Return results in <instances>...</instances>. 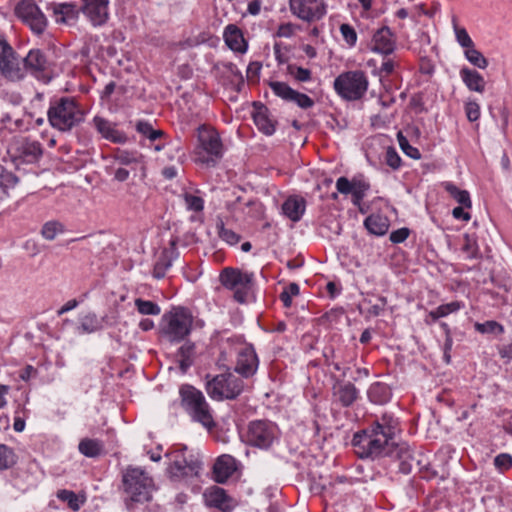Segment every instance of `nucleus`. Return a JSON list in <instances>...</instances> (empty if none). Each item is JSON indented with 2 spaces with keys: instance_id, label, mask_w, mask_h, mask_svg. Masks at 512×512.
Instances as JSON below:
<instances>
[{
  "instance_id": "f257e3e1",
  "label": "nucleus",
  "mask_w": 512,
  "mask_h": 512,
  "mask_svg": "<svg viewBox=\"0 0 512 512\" xmlns=\"http://www.w3.org/2000/svg\"><path fill=\"white\" fill-rule=\"evenodd\" d=\"M47 119L52 128L70 132L84 122L85 111L75 97H54L50 100Z\"/></svg>"
},
{
  "instance_id": "f03ea898",
  "label": "nucleus",
  "mask_w": 512,
  "mask_h": 512,
  "mask_svg": "<svg viewBox=\"0 0 512 512\" xmlns=\"http://www.w3.org/2000/svg\"><path fill=\"white\" fill-rule=\"evenodd\" d=\"M352 445L355 448L356 455L361 459L391 458L392 450L395 447L393 441L371 427L355 433Z\"/></svg>"
},
{
  "instance_id": "7ed1b4c3",
  "label": "nucleus",
  "mask_w": 512,
  "mask_h": 512,
  "mask_svg": "<svg viewBox=\"0 0 512 512\" xmlns=\"http://www.w3.org/2000/svg\"><path fill=\"white\" fill-rule=\"evenodd\" d=\"M180 405L195 422L202 424L208 430L215 427L212 411L204 394L190 384L179 388Z\"/></svg>"
},
{
  "instance_id": "20e7f679",
  "label": "nucleus",
  "mask_w": 512,
  "mask_h": 512,
  "mask_svg": "<svg viewBox=\"0 0 512 512\" xmlns=\"http://www.w3.org/2000/svg\"><path fill=\"white\" fill-rule=\"evenodd\" d=\"M198 145L195 148L196 162L215 167L223 157V144L219 133L206 125L198 128Z\"/></svg>"
},
{
  "instance_id": "39448f33",
  "label": "nucleus",
  "mask_w": 512,
  "mask_h": 512,
  "mask_svg": "<svg viewBox=\"0 0 512 512\" xmlns=\"http://www.w3.org/2000/svg\"><path fill=\"white\" fill-rule=\"evenodd\" d=\"M123 488L127 494L126 505L144 503L151 499L152 479L139 468H129L123 475Z\"/></svg>"
},
{
  "instance_id": "423d86ee",
  "label": "nucleus",
  "mask_w": 512,
  "mask_h": 512,
  "mask_svg": "<svg viewBox=\"0 0 512 512\" xmlns=\"http://www.w3.org/2000/svg\"><path fill=\"white\" fill-rule=\"evenodd\" d=\"M170 459L168 473L172 480L179 481L186 477L197 476L201 468V462L197 455L188 451L187 446L180 445L166 453Z\"/></svg>"
},
{
  "instance_id": "0eeeda50",
  "label": "nucleus",
  "mask_w": 512,
  "mask_h": 512,
  "mask_svg": "<svg viewBox=\"0 0 512 512\" xmlns=\"http://www.w3.org/2000/svg\"><path fill=\"white\" fill-rule=\"evenodd\" d=\"M368 78L362 70L346 71L334 80V90L344 100L361 99L368 89Z\"/></svg>"
},
{
  "instance_id": "6e6552de",
  "label": "nucleus",
  "mask_w": 512,
  "mask_h": 512,
  "mask_svg": "<svg viewBox=\"0 0 512 512\" xmlns=\"http://www.w3.org/2000/svg\"><path fill=\"white\" fill-rule=\"evenodd\" d=\"M244 382L232 373L216 375L207 381L206 391L214 400L236 399L243 391Z\"/></svg>"
},
{
  "instance_id": "1a4fd4ad",
  "label": "nucleus",
  "mask_w": 512,
  "mask_h": 512,
  "mask_svg": "<svg viewBox=\"0 0 512 512\" xmlns=\"http://www.w3.org/2000/svg\"><path fill=\"white\" fill-rule=\"evenodd\" d=\"M221 284L234 291L233 298L240 304L247 302V297L253 287V273H243L239 269L227 267L219 276Z\"/></svg>"
},
{
  "instance_id": "9d476101",
  "label": "nucleus",
  "mask_w": 512,
  "mask_h": 512,
  "mask_svg": "<svg viewBox=\"0 0 512 512\" xmlns=\"http://www.w3.org/2000/svg\"><path fill=\"white\" fill-rule=\"evenodd\" d=\"M166 325L163 334L171 342H180L191 332L193 318L189 311L183 307H177L163 316Z\"/></svg>"
},
{
  "instance_id": "9b49d317",
  "label": "nucleus",
  "mask_w": 512,
  "mask_h": 512,
  "mask_svg": "<svg viewBox=\"0 0 512 512\" xmlns=\"http://www.w3.org/2000/svg\"><path fill=\"white\" fill-rule=\"evenodd\" d=\"M15 15L37 35L44 33L48 19L35 0H21L15 7Z\"/></svg>"
},
{
  "instance_id": "f8f14e48",
  "label": "nucleus",
  "mask_w": 512,
  "mask_h": 512,
  "mask_svg": "<svg viewBox=\"0 0 512 512\" xmlns=\"http://www.w3.org/2000/svg\"><path fill=\"white\" fill-rule=\"evenodd\" d=\"M277 426L268 420L250 422L247 432V442L261 449H268L276 439Z\"/></svg>"
},
{
  "instance_id": "ddd939ff",
  "label": "nucleus",
  "mask_w": 512,
  "mask_h": 512,
  "mask_svg": "<svg viewBox=\"0 0 512 512\" xmlns=\"http://www.w3.org/2000/svg\"><path fill=\"white\" fill-rule=\"evenodd\" d=\"M0 74L11 81L24 78V70L20 66L16 52L2 35H0Z\"/></svg>"
},
{
  "instance_id": "4468645a",
  "label": "nucleus",
  "mask_w": 512,
  "mask_h": 512,
  "mask_svg": "<svg viewBox=\"0 0 512 512\" xmlns=\"http://www.w3.org/2000/svg\"><path fill=\"white\" fill-rule=\"evenodd\" d=\"M290 9L294 15L306 22L318 21L326 14L323 0H290Z\"/></svg>"
},
{
  "instance_id": "2eb2a0df",
  "label": "nucleus",
  "mask_w": 512,
  "mask_h": 512,
  "mask_svg": "<svg viewBox=\"0 0 512 512\" xmlns=\"http://www.w3.org/2000/svg\"><path fill=\"white\" fill-rule=\"evenodd\" d=\"M80 8L93 26H102L109 19V0H82Z\"/></svg>"
},
{
  "instance_id": "dca6fc26",
  "label": "nucleus",
  "mask_w": 512,
  "mask_h": 512,
  "mask_svg": "<svg viewBox=\"0 0 512 512\" xmlns=\"http://www.w3.org/2000/svg\"><path fill=\"white\" fill-rule=\"evenodd\" d=\"M337 191L343 195H352V203L360 207L362 200L364 199L366 192L370 189L369 183L355 179L349 180L342 176L336 181Z\"/></svg>"
},
{
  "instance_id": "f3484780",
  "label": "nucleus",
  "mask_w": 512,
  "mask_h": 512,
  "mask_svg": "<svg viewBox=\"0 0 512 512\" xmlns=\"http://www.w3.org/2000/svg\"><path fill=\"white\" fill-rule=\"evenodd\" d=\"M258 368V357L252 346H245L238 352L235 372L242 377L253 376Z\"/></svg>"
},
{
  "instance_id": "a211bd4d",
  "label": "nucleus",
  "mask_w": 512,
  "mask_h": 512,
  "mask_svg": "<svg viewBox=\"0 0 512 512\" xmlns=\"http://www.w3.org/2000/svg\"><path fill=\"white\" fill-rule=\"evenodd\" d=\"M418 453L419 451L412 450L406 443L395 444L391 458L398 463L401 473L409 474L414 471Z\"/></svg>"
},
{
  "instance_id": "6ab92c4d",
  "label": "nucleus",
  "mask_w": 512,
  "mask_h": 512,
  "mask_svg": "<svg viewBox=\"0 0 512 512\" xmlns=\"http://www.w3.org/2000/svg\"><path fill=\"white\" fill-rule=\"evenodd\" d=\"M372 43V50L385 56L392 54L396 48L393 33L387 26L381 27L374 33Z\"/></svg>"
},
{
  "instance_id": "aec40b11",
  "label": "nucleus",
  "mask_w": 512,
  "mask_h": 512,
  "mask_svg": "<svg viewBox=\"0 0 512 512\" xmlns=\"http://www.w3.org/2000/svg\"><path fill=\"white\" fill-rule=\"evenodd\" d=\"M333 397L342 407H350L358 398V390L351 382L337 380L333 386Z\"/></svg>"
},
{
  "instance_id": "412c9836",
  "label": "nucleus",
  "mask_w": 512,
  "mask_h": 512,
  "mask_svg": "<svg viewBox=\"0 0 512 512\" xmlns=\"http://www.w3.org/2000/svg\"><path fill=\"white\" fill-rule=\"evenodd\" d=\"M236 470V460L231 455L219 456L213 465V479L217 483H225Z\"/></svg>"
},
{
  "instance_id": "4be33fe9",
  "label": "nucleus",
  "mask_w": 512,
  "mask_h": 512,
  "mask_svg": "<svg viewBox=\"0 0 512 512\" xmlns=\"http://www.w3.org/2000/svg\"><path fill=\"white\" fill-rule=\"evenodd\" d=\"M253 120L257 128L265 135H272L276 129V121L272 120L269 115L268 108L260 103L254 102Z\"/></svg>"
},
{
  "instance_id": "5701e85b",
  "label": "nucleus",
  "mask_w": 512,
  "mask_h": 512,
  "mask_svg": "<svg viewBox=\"0 0 512 512\" xmlns=\"http://www.w3.org/2000/svg\"><path fill=\"white\" fill-rule=\"evenodd\" d=\"M178 257V251L176 248V241L170 242V247L165 248L160 256L158 257L153 268V276L156 279H162L165 277L167 270L172 266V262Z\"/></svg>"
},
{
  "instance_id": "b1692460",
  "label": "nucleus",
  "mask_w": 512,
  "mask_h": 512,
  "mask_svg": "<svg viewBox=\"0 0 512 512\" xmlns=\"http://www.w3.org/2000/svg\"><path fill=\"white\" fill-rule=\"evenodd\" d=\"M203 496L207 506L217 508L223 512H229L231 510V499L223 488L213 486L207 489Z\"/></svg>"
},
{
  "instance_id": "393cba45",
  "label": "nucleus",
  "mask_w": 512,
  "mask_h": 512,
  "mask_svg": "<svg viewBox=\"0 0 512 512\" xmlns=\"http://www.w3.org/2000/svg\"><path fill=\"white\" fill-rule=\"evenodd\" d=\"M22 69L29 71L33 75H38L44 72L48 67V60L44 52L39 49H32L27 56L23 59Z\"/></svg>"
},
{
  "instance_id": "a878e982",
  "label": "nucleus",
  "mask_w": 512,
  "mask_h": 512,
  "mask_svg": "<svg viewBox=\"0 0 512 512\" xmlns=\"http://www.w3.org/2000/svg\"><path fill=\"white\" fill-rule=\"evenodd\" d=\"M94 126L96 130L107 140L113 143H125L127 140V136L117 130L115 125H113L108 120L95 116L93 119Z\"/></svg>"
},
{
  "instance_id": "bb28decb",
  "label": "nucleus",
  "mask_w": 512,
  "mask_h": 512,
  "mask_svg": "<svg viewBox=\"0 0 512 512\" xmlns=\"http://www.w3.org/2000/svg\"><path fill=\"white\" fill-rule=\"evenodd\" d=\"M114 159L121 165L131 166V171L136 172L139 168L145 171L144 156L137 151H128L117 149L114 153Z\"/></svg>"
},
{
  "instance_id": "cd10ccee",
  "label": "nucleus",
  "mask_w": 512,
  "mask_h": 512,
  "mask_svg": "<svg viewBox=\"0 0 512 512\" xmlns=\"http://www.w3.org/2000/svg\"><path fill=\"white\" fill-rule=\"evenodd\" d=\"M226 45L233 51L244 53L247 50V43L242 31L234 24L228 25L224 30Z\"/></svg>"
},
{
  "instance_id": "c85d7f7f",
  "label": "nucleus",
  "mask_w": 512,
  "mask_h": 512,
  "mask_svg": "<svg viewBox=\"0 0 512 512\" xmlns=\"http://www.w3.org/2000/svg\"><path fill=\"white\" fill-rule=\"evenodd\" d=\"M305 208V199L298 196L288 197L282 205L283 214L293 222H298L302 218Z\"/></svg>"
},
{
  "instance_id": "c756f323",
  "label": "nucleus",
  "mask_w": 512,
  "mask_h": 512,
  "mask_svg": "<svg viewBox=\"0 0 512 512\" xmlns=\"http://www.w3.org/2000/svg\"><path fill=\"white\" fill-rule=\"evenodd\" d=\"M367 396L370 402L377 405H384L389 402L392 393L386 383L374 382L369 386Z\"/></svg>"
},
{
  "instance_id": "7c9ffc66",
  "label": "nucleus",
  "mask_w": 512,
  "mask_h": 512,
  "mask_svg": "<svg viewBox=\"0 0 512 512\" xmlns=\"http://www.w3.org/2000/svg\"><path fill=\"white\" fill-rule=\"evenodd\" d=\"M19 151L20 157L26 163L37 162L43 154L41 144L38 141H30L28 139L22 142Z\"/></svg>"
},
{
  "instance_id": "2f4dec72",
  "label": "nucleus",
  "mask_w": 512,
  "mask_h": 512,
  "mask_svg": "<svg viewBox=\"0 0 512 512\" xmlns=\"http://www.w3.org/2000/svg\"><path fill=\"white\" fill-rule=\"evenodd\" d=\"M460 75L469 90L479 93L484 92L485 80L479 72L469 68H462L460 70Z\"/></svg>"
},
{
  "instance_id": "473e14b6",
  "label": "nucleus",
  "mask_w": 512,
  "mask_h": 512,
  "mask_svg": "<svg viewBox=\"0 0 512 512\" xmlns=\"http://www.w3.org/2000/svg\"><path fill=\"white\" fill-rule=\"evenodd\" d=\"M46 9L53 12L57 23H66L76 17L75 5L70 3H49Z\"/></svg>"
},
{
  "instance_id": "72a5a7b5",
  "label": "nucleus",
  "mask_w": 512,
  "mask_h": 512,
  "mask_svg": "<svg viewBox=\"0 0 512 512\" xmlns=\"http://www.w3.org/2000/svg\"><path fill=\"white\" fill-rule=\"evenodd\" d=\"M364 226L369 233L376 236H383L388 231L389 221L387 217L382 215L371 214L365 219Z\"/></svg>"
},
{
  "instance_id": "f704fd0d",
  "label": "nucleus",
  "mask_w": 512,
  "mask_h": 512,
  "mask_svg": "<svg viewBox=\"0 0 512 512\" xmlns=\"http://www.w3.org/2000/svg\"><path fill=\"white\" fill-rule=\"evenodd\" d=\"M370 427L393 441L397 430V421L391 415L384 414L380 420L375 421Z\"/></svg>"
},
{
  "instance_id": "c9c22d12",
  "label": "nucleus",
  "mask_w": 512,
  "mask_h": 512,
  "mask_svg": "<svg viewBox=\"0 0 512 512\" xmlns=\"http://www.w3.org/2000/svg\"><path fill=\"white\" fill-rule=\"evenodd\" d=\"M78 449L84 456L96 458L103 453L104 445L99 439L83 438L79 442Z\"/></svg>"
},
{
  "instance_id": "e433bc0d",
  "label": "nucleus",
  "mask_w": 512,
  "mask_h": 512,
  "mask_svg": "<svg viewBox=\"0 0 512 512\" xmlns=\"http://www.w3.org/2000/svg\"><path fill=\"white\" fill-rule=\"evenodd\" d=\"M18 181L15 174L0 165V200L9 196V191L17 185Z\"/></svg>"
},
{
  "instance_id": "4c0bfd02",
  "label": "nucleus",
  "mask_w": 512,
  "mask_h": 512,
  "mask_svg": "<svg viewBox=\"0 0 512 512\" xmlns=\"http://www.w3.org/2000/svg\"><path fill=\"white\" fill-rule=\"evenodd\" d=\"M195 355L194 343L186 342L178 349V360L179 369L182 373H186L187 370L192 366Z\"/></svg>"
},
{
  "instance_id": "58836bf2",
  "label": "nucleus",
  "mask_w": 512,
  "mask_h": 512,
  "mask_svg": "<svg viewBox=\"0 0 512 512\" xmlns=\"http://www.w3.org/2000/svg\"><path fill=\"white\" fill-rule=\"evenodd\" d=\"M442 185L445 191L460 205L467 209H470L472 207L470 194L467 190H462L458 188L452 182H444Z\"/></svg>"
},
{
  "instance_id": "ea45409f",
  "label": "nucleus",
  "mask_w": 512,
  "mask_h": 512,
  "mask_svg": "<svg viewBox=\"0 0 512 512\" xmlns=\"http://www.w3.org/2000/svg\"><path fill=\"white\" fill-rule=\"evenodd\" d=\"M104 318H98L95 313H88L81 318V329L86 333H93L103 328Z\"/></svg>"
},
{
  "instance_id": "a19ab883",
  "label": "nucleus",
  "mask_w": 512,
  "mask_h": 512,
  "mask_svg": "<svg viewBox=\"0 0 512 512\" xmlns=\"http://www.w3.org/2000/svg\"><path fill=\"white\" fill-rule=\"evenodd\" d=\"M461 308V304L458 301H453L447 304L440 305L434 310L429 312V317L432 321H437L439 318L445 317L452 312H456Z\"/></svg>"
},
{
  "instance_id": "79ce46f5",
  "label": "nucleus",
  "mask_w": 512,
  "mask_h": 512,
  "mask_svg": "<svg viewBox=\"0 0 512 512\" xmlns=\"http://www.w3.org/2000/svg\"><path fill=\"white\" fill-rule=\"evenodd\" d=\"M64 230V225L59 221H48L42 226L41 235L46 240L52 241L58 234L63 233Z\"/></svg>"
},
{
  "instance_id": "37998d69",
  "label": "nucleus",
  "mask_w": 512,
  "mask_h": 512,
  "mask_svg": "<svg viewBox=\"0 0 512 512\" xmlns=\"http://www.w3.org/2000/svg\"><path fill=\"white\" fill-rule=\"evenodd\" d=\"M269 86L276 96L282 98L285 101L291 102L295 90L292 89L287 83L271 81Z\"/></svg>"
},
{
  "instance_id": "c03bdc74",
  "label": "nucleus",
  "mask_w": 512,
  "mask_h": 512,
  "mask_svg": "<svg viewBox=\"0 0 512 512\" xmlns=\"http://www.w3.org/2000/svg\"><path fill=\"white\" fill-rule=\"evenodd\" d=\"M474 326L476 331L482 334L500 335L504 333L503 325L495 320H488L483 323L476 322Z\"/></svg>"
},
{
  "instance_id": "a18cd8bd",
  "label": "nucleus",
  "mask_w": 512,
  "mask_h": 512,
  "mask_svg": "<svg viewBox=\"0 0 512 512\" xmlns=\"http://www.w3.org/2000/svg\"><path fill=\"white\" fill-rule=\"evenodd\" d=\"M17 457L13 450L5 444H0V470H6L16 464Z\"/></svg>"
},
{
  "instance_id": "49530a36",
  "label": "nucleus",
  "mask_w": 512,
  "mask_h": 512,
  "mask_svg": "<svg viewBox=\"0 0 512 512\" xmlns=\"http://www.w3.org/2000/svg\"><path fill=\"white\" fill-rule=\"evenodd\" d=\"M134 303L138 312L142 315H159L161 312L159 305L153 301L137 298Z\"/></svg>"
},
{
  "instance_id": "de8ad7c7",
  "label": "nucleus",
  "mask_w": 512,
  "mask_h": 512,
  "mask_svg": "<svg viewBox=\"0 0 512 512\" xmlns=\"http://www.w3.org/2000/svg\"><path fill=\"white\" fill-rule=\"evenodd\" d=\"M137 132L144 135L151 141H155L158 138L162 137L164 135V132L162 130H155L153 129L151 123L147 121H138L135 126Z\"/></svg>"
},
{
  "instance_id": "09e8293b",
  "label": "nucleus",
  "mask_w": 512,
  "mask_h": 512,
  "mask_svg": "<svg viewBox=\"0 0 512 512\" xmlns=\"http://www.w3.org/2000/svg\"><path fill=\"white\" fill-rule=\"evenodd\" d=\"M57 498L61 501L67 502L68 507L73 511H78L84 501L80 502L75 492L71 490L62 489L57 492Z\"/></svg>"
},
{
  "instance_id": "8fccbe9b",
  "label": "nucleus",
  "mask_w": 512,
  "mask_h": 512,
  "mask_svg": "<svg viewBox=\"0 0 512 512\" xmlns=\"http://www.w3.org/2000/svg\"><path fill=\"white\" fill-rule=\"evenodd\" d=\"M466 59L474 66L485 69L488 66L487 59L483 56V54L475 49L474 46L470 47L469 49H466L465 52Z\"/></svg>"
},
{
  "instance_id": "3c124183",
  "label": "nucleus",
  "mask_w": 512,
  "mask_h": 512,
  "mask_svg": "<svg viewBox=\"0 0 512 512\" xmlns=\"http://www.w3.org/2000/svg\"><path fill=\"white\" fill-rule=\"evenodd\" d=\"M414 470H417L419 473H421L423 478H431L436 475V472L431 471L428 457L420 451L417 454Z\"/></svg>"
},
{
  "instance_id": "603ef678",
  "label": "nucleus",
  "mask_w": 512,
  "mask_h": 512,
  "mask_svg": "<svg viewBox=\"0 0 512 512\" xmlns=\"http://www.w3.org/2000/svg\"><path fill=\"white\" fill-rule=\"evenodd\" d=\"M453 24H454L456 40L459 43V45L461 47L465 48V50L474 46V42L472 41L471 37L467 33L466 29L457 26L456 18H453Z\"/></svg>"
},
{
  "instance_id": "864d4df0",
  "label": "nucleus",
  "mask_w": 512,
  "mask_h": 512,
  "mask_svg": "<svg viewBox=\"0 0 512 512\" xmlns=\"http://www.w3.org/2000/svg\"><path fill=\"white\" fill-rule=\"evenodd\" d=\"M219 237L230 245H235L239 242L240 236L231 229L224 226L222 220L217 223Z\"/></svg>"
},
{
  "instance_id": "5fc2aeb1",
  "label": "nucleus",
  "mask_w": 512,
  "mask_h": 512,
  "mask_svg": "<svg viewBox=\"0 0 512 512\" xmlns=\"http://www.w3.org/2000/svg\"><path fill=\"white\" fill-rule=\"evenodd\" d=\"M287 71L299 82H307L311 79V71L309 69L290 64L287 67Z\"/></svg>"
},
{
  "instance_id": "6e6d98bb",
  "label": "nucleus",
  "mask_w": 512,
  "mask_h": 512,
  "mask_svg": "<svg viewBox=\"0 0 512 512\" xmlns=\"http://www.w3.org/2000/svg\"><path fill=\"white\" fill-rule=\"evenodd\" d=\"M398 141L402 151L412 159H419L421 154L419 150L408 142V140L401 134L398 133Z\"/></svg>"
},
{
  "instance_id": "4d7b16f0",
  "label": "nucleus",
  "mask_w": 512,
  "mask_h": 512,
  "mask_svg": "<svg viewBox=\"0 0 512 512\" xmlns=\"http://www.w3.org/2000/svg\"><path fill=\"white\" fill-rule=\"evenodd\" d=\"M184 201L189 210L199 212L202 211L204 208V201L201 197L185 193L184 194Z\"/></svg>"
},
{
  "instance_id": "13d9d810",
  "label": "nucleus",
  "mask_w": 512,
  "mask_h": 512,
  "mask_svg": "<svg viewBox=\"0 0 512 512\" xmlns=\"http://www.w3.org/2000/svg\"><path fill=\"white\" fill-rule=\"evenodd\" d=\"M340 32L342 34V37L349 46H354L356 44L357 33L351 25L346 23L342 24L340 26Z\"/></svg>"
},
{
  "instance_id": "bf43d9fd",
  "label": "nucleus",
  "mask_w": 512,
  "mask_h": 512,
  "mask_svg": "<svg viewBox=\"0 0 512 512\" xmlns=\"http://www.w3.org/2000/svg\"><path fill=\"white\" fill-rule=\"evenodd\" d=\"M386 164L396 170L401 166V158L394 147H388L385 155Z\"/></svg>"
},
{
  "instance_id": "052dcab7",
  "label": "nucleus",
  "mask_w": 512,
  "mask_h": 512,
  "mask_svg": "<svg viewBox=\"0 0 512 512\" xmlns=\"http://www.w3.org/2000/svg\"><path fill=\"white\" fill-rule=\"evenodd\" d=\"M291 102L296 103L302 109H308L314 105V101L311 97L296 90L294 91Z\"/></svg>"
},
{
  "instance_id": "680f3d73",
  "label": "nucleus",
  "mask_w": 512,
  "mask_h": 512,
  "mask_svg": "<svg viewBox=\"0 0 512 512\" xmlns=\"http://www.w3.org/2000/svg\"><path fill=\"white\" fill-rule=\"evenodd\" d=\"M494 465L500 471H506L512 466V456L508 453H501L494 458Z\"/></svg>"
},
{
  "instance_id": "e2e57ef3",
  "label": "nucleus",
  "mask_w": 512,
  "mask_h": 512,
  "mask_svg": "<svg viewBox=\"0 0 512 512\" xmlns=\"http://www.w3.org/2000/svg\"><path fill=\"white\" fill-rule=\"evenodd\" d=\"M465 112L468 120L474 122L480 117V106L475 101H469L465 105Z\"/></svg>"
},
{
  "instance_id": "0e129e2a",
  "label": "nucleus",
  "mask_w": 512,
  "mask_h": 512,
  "mask_svg": "<svg viewBox=\"0 0 512 512\" xmlns=\"http://www.w3.org/2000/svg\"><path fill=\"white\" fill-rule=\"evenodd\" d=\"M410 230L406 227L394 230L390 233L389 239L394 244L403 243L409 236Z\"/></svg>"
},
{
  "instance_id": "69168bd1",
  "label": "nucleus",
  "mask_w": 512,
  "mask_h": 512,
  "mask_svg": "<svg viewBox=\"0 0 512 512\" xmlns=\"http://www.w3.org/2000/svg\"><path fill=\"white\" fill-rule=\"evenodd\" d=\"M466 243L463 245L462 250L467 253V257L470 259L477 258V248L475 243L471 241L468 235L465 236Z\"/></svg>"
},
{
  "instance_id": "338daca9",
  "label": "nucleus",
  "mask_w": 512,
  "mask_h": 512,
  "mask_svg": "<svg viewBox=\"0 0 512 512\" xmlns=\"http://www.w3.org/2000/svg\"><path fill=\"white\" fill-rule=\"evenodd\" d=\"M464 209H465V207H463L462 205L458 206V207H455L452 210L453 217L456 218V219H461V220H464V221H469L470 218H471V215L468 212H466Z\"/></svg>"
},
{
  "instance_id": "774afa93",
  "label": "nucleus",
  "mask_w": 512,
  "mask_h": 512,
  "mask_svg": "<svg viewBox=\"0 0 512 512\" xmlns=\"http://www.w3.org/2000/svg\"><path fill=\"white\" fill-rule=\"evenodd\" d=\"M129 175H130V170L120 167L115 170L114 179L119 182H124L129 178Z\"/></svg>"
}]
</instances>
